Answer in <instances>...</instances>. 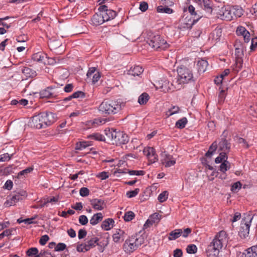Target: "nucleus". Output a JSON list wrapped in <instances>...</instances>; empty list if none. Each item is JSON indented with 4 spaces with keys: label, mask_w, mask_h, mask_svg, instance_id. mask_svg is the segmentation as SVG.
Here are the masks:
<instances>
[{
    "label": "nucleus",
    "mask_w": 257,
    "mask_h": 257,
    "mask_svg": "<svg viewBox=\"0 0 257 257\" xmlns=\"http://www.w3.org/2000/svg\"><path fill=\"white\" fill-rule=\"evenodd\" d=\"M218 146V143L216 141L212 143L209 148L208 151L205 153V156L211 158L213 154L215 152Z\"/></svg>",
    "instance_id": "obj_25"
},
{
    "label": "nucleus",
    "mask_w": 257,
    "mask_h": 257,
    "mask_svg": "<svg viewBox=\"0 0 257 257\" xmlns=\"http://www.w3.org/2000/svg\"><path fill=\"white\" fill-rule=\"evenodd\" d=\"M161 157L163 158V163L166 167H171L176 163L175 160H172V156L167 154L166 152L161 154Z\"/></svg>",
    "instance_id": "obj_14"
},
{
    "label": "nucleus",
    "mask_w": 257,
    "mask_h": 257,
    "mask_svg": "<svg viewBox=\"0 0 257 257\" xmlns=\"http://www.w3.org/2000/svg\"><path fill=\"white\" fill-rule=\"evenodd\" d=\"M103 219V215L101 212L94 214L90 220V223L92 225L98 224Z\"/></svg>",
    "instance_id": "obj_28"
},
{
    "label": "nucleus",
    "mask_w": 257,
    "mask_h": 257,
    "mask_svg": "<svg viewBox=\"0 0 257 257\" xmlns=\"http://www.w3.org/2000/svg\"><path fill=\"white\" fill-rule=\"evenodd\" d=\"M235 49L238 50H246V46L243 44L240 40H236L234 43Z\"/></svg>",
    "instance_id": "obj_42"
},
{
    "label": "nucleus",
    "mask_w": 257,
    "mask_h": 257,
    "mask_svg": "<svg viewBox=\"0 0 257 257\" xmlns=\"http://www.w3.org/2000/svg\"><path fill=\"white\" fill-rule=\"evenodd\" d=\"M180 108L178 106H173L171 108H170L166 113V114L170 116L173 114H176L179 112Z\"/></svg>",
    "instance_id": "obj_45"
},
{
    "label": "nucleus",
    "mask_w": 257,
    "mask_h": 257,
    "mask_svg": "<svg viewBox=\"0 0 257 257\" xmlns=\"http://www.w3.org/2000/svg\"><path fill=\"white\" fill-rule=\"evenodd\" d=\"M27 196V192L23 189H19L13 192L12 196L5 202V207L15 205L17 202L25 199Z\"/></svg>",
    "instance_id": "obj_5"
},
{
    "label": "nucleus",
    "mask_w": 257,
    "mask_h": 257,
    "mask_svg": "<svg viewBox=\"0 0 257 257\" xmlns=\"http://www.w3.org/2000/svg\"><path fill=\"white\" fill-rule=\"evenodd\" d=\"M236 33L238 36H242L243 37L244 43H248L249 42L250 34L244 27L242 26L238 27Z\"/></svg>",
    "instance_id": "obj_13"
},
{
    "label": "nucleus",
    "mask_w": 257,
    "mask_h": 257,
    "mask_svg": "<svg viewBox=\"0 0 257 257\" xmlns=\"http://www.w3.org/2000/svg\"><path fill=\"white\" fill-rule=\"evenodd\" d=\"M144 154L148 157L151 164L156 162L158 160V156L156 154L155 149L152 147H148L144 149Z\"/></svg>",
    "instance_id": "obj_9"
},
{
    "label": "nucleus",
    "mask_w": 257,
    "mask_h": 257,
    "mask_svg": "<svg viewBox=\"0 0 257 257\" xmlns=\"http://www.w3.org/2000/svg\"><path fill=\"white\" fill-rule=\"evenodd\" d=\"M220 92L218 94V103L221 104L223 102L225 97L226 93L225 90L223 89H221V88H219Z\"/></svg>",
    "instance_id": "obj_47"
},
{
    "label": "nucleus",
    "mask_w": 257,
    "mask_h": 257,
    "mask_svg": "<svg viewBox=\"0 0 257 257\" xmlns=\"http://www.w3.org/2000/svg\"><path fill=\"white\" fill-rule=\"evenodd\" d=\"M61 43L57 40H50L49 46L51 50H56L61 46Z\"/></svg>",
    "instance_id": "obj_36"
},
{
    "label": "nucleus",
    "mask_w": 257,
    "mask_h": 257,
    "mask_svg": "<svg viewBox=\"0 0 257 257\" xmlns=\"http://www.w3.org/2000/svg\"><path fill=\"white\" fill-rule=\"evenodd\" d=\"M135 216V213L132 211H129L125 213L123 217L125 221H130L133 220Z\"/></svg>",
    "instance_id": "obj_41"
},
{
    "label": "nucleus",
    "mask_w": 257,
    "mask_h": 257,
    "mask_svg": "<svg viewBox=\"0 0 257 257\" xmlns=\"http://www.w3.org/2000/svg\"><path fill=\"white\" fill-rule=\"evenodd\" d=\"M66 248V245L64 243H59L55 247V251H60L64 250Z\"/></svg>",
    "instance_id": "obj_58"
},
{
    "label": "nucleus",
    "mask_w": 257,
    "mask_h": 257,
    "mask_svg": "<svg viewBox=\"0 0 257 257\" xmlns=\"http://www.w3.org/2000/svg\"><path fill=\"white\" fill-rule=\"evenodd\" d=\"M13 169V166H9L5 168L2 167L3 175H8L10 174L12 172Z\"/></svg>",
    "instance_id": "obj_53"
},
{
    "label": "nucleus",
    "mask_w": 257,
    "mask_h": 257,
    "mask_svg": "<svg viewBox=\"0 0 257 257\" xmlns=\"http://www.w3.org/2000/svg\"><path fill=\"white\" fill-rule=\"evenodd\" d=\"M57 89L54 87H48L47 89L42 90L40 92V95L42 97H45L47 98H51L56 97L57 95Z\"/></svg>",
    "instance_id": "obj_10"
},
{
    "label": "nucleus",
    "mask_w": 257,
    "mask_h": 257,
    "mask_svg": "<svg viewBox=\"0 0 257 257\" xmlns=\"http://www.w3.org/2000/svg\"><path fill=\"white\" fill-rule=\"evenodd\" d=\"M177 72L179 78L171 83L172 86H174L175 88H179L176 84L179 85L181 83H188L194 81L191 71L186 67L183 65L180 66L177 69Z\"/></svg>",
    "instance_id": "obj_2"
},
{
    "label": "nucleus",
    "mask_w": 257,
    "mask_h": 257,
    "mask_svg": "<svg viewBox=\"0 0 257 257\" xmlns=\"http://www.w3.org/2000/svg\"><path fill=\"white\" fill-rule=\"evenodd\" d=\"M22 72L28 77H33L36 75L35 71L27 67H23Z\"/></svg>",
    "instance_id": "obj_31"
},
{
    "label": "nucleus",
    "mask_w": 257,
    "mask_h": 257,
    "mask_svg": "<svg viewBox=\"0 0 257 257\" xmlns=\"http://www.w3.org/2000/svg\"><path fill=\"white\" fill-rule=\"evenodd\" d=\"M244 51V50H241L240 51L235 49V55L236 56V59H238V60L239 62H242L241 57L243 55V52Z\"/></svg>",
    "instance_id": "obj_54"
},
{
    "label": "nucleus",
    "mask_w": 257,
    "mask_h": 257,
    "mask_svg": "<svg viewBox=\"0 0 257 257\" xmlns=\"http://www.w3.org/2000/svg\"><path fill=\"white\" fill-rule=\"evenodd\" d=\"M49 237L48 235H44L41 237L39 240V243L42 245H44L45 244H46V242L49 240Z\"/></svg>",
    "instance_id": "obj_62"
},
{
    "label": "nucleus",
    "mask_w": 257,
    "mask_h": 257,
    "mask_svg": "<svg viewBox=\"0 0 257 257\" xmlns=\"http://www.w3.org/2000/svg\"><path fill=\"white\" fill-rule=\"evenodd\" d=\"M168 192L167 191H164L159 194L158 197V199L160 202H163L165 201L168 196Z\"/></svg>",
    "instance_id": "obj_44"
},
{
    "label": "nucleus",
    "mask_w": 257,
    "mask_h": 257,
    "mask_svg": "<svg viewBox=\"0 0 257 257\" xmlns=\"http://www.w3.org/2000/svg\"><path fill=\"white\" fill-rule=\"evenodd\" d=\"M252 218L253 216L247 213L244 214L239 231V235L241 238H245L246 236H248Z\"/></svg>",
    "instance_id": "obj_4"
},
{
    "label": "nucleus",
    "mask_w": 257,
    "mask_h": 257,
    "mask_svg": "<svg viewBox=\"0 0 257 257\" xmlns=\"http://www.w3.org/2000/svg\"><path fill=\"white\" fill-rule=\"evenodd\" d=\"M45 54L42 53H37L32 55V59L38 62H43L44 59Z\"/></svg>",
    "instance_id": "obj_38"
},
{
    "label": "nucleus",
    "mask_w": 257,
    "mask_h": 257,
    "mask_svg": "<svg viewBox=\"0 0 257 257\" xmlns=\"http://www.w3.org/2000/svg\"><path fill=\"white\" fill-rule=\"evenodd\" d=\"M197 251V246L193 244H189L187 246L186 251L188 253L192 254L195 253Z\"/></svg>",
    "instance_id": "obj_46"
},
{
    "label": "nucleus",
    "mask_w": 257,
    "mask_h": 257,
    "mask_svg": "<svg viewBox=\"0 0 257 257\" xmlns=\"http://www.w3.org/2000/svg\"><path fill=\"white\" fill-rule=\"evenodd\" d=\"M105 135L111 140L113 144L120 145L126 144L128 142L129 138L127 135L123 132L116 131L113 128L105 130Z\"/></svg>",
    "instance_id": "obj_3"
},
{
    "label": "nucleus",
    "mask_w": 257,
    "mask_h": 257,
    "mask_svg": "<svg viewBox=\"0 0 257 257\" xmlns=\"http://www.w3.org/2000/svg\"><path fill=\"white\" fill-rule=\"evenodd\" d=\"M47 117L50 125L54 123L57 119L56 115L51 112H47Z\"/></svg>",
    "instance_id": "obj_43"
},
{
    "label": "nucleus",
    "mask_w": 257,
    "mask_h": 257,
    "mask_svg": "<svg viewBox=\"0 0 257 257\" xmlns=\"http://www.w3.org/2000/svg\"><path fill=\"white\" fill-rule=\"evenodd\" d=\"M157 11L158 13L172 14L173 12V10L168 7H164L160 6L157 7Z\"/></svg>",
    "instance_id": "obj_39"
},
{
    "label": "nucleus",
    "mask_w": 257,
    "mask_h": 257,
    "mask_svg": "<svg viewBox=\"0 0 257 257\" xmlns=\"http://www.w3.org/2000/svg\"><path fill=\"white\" fill-rule=\"evenodd\" d=\"M42 119L40 113L33 116L30 122L31 126L38 129L43 128L44 123Z\"/></svg>",
    "instance_id": "obj_11"
},
{
    "label": "nucleus",
    "mask_w": 257,
    "mask_h": 257,
    "mask_svg": "<svg viewBox=\"0 0 257 257\" xmlns=\"http://www.w3.org/2000/svg\"><path fill=\"white\" fill-rule=\"evenodd\" d=\"M241 184L239 181L233 183L231 185V191L233 192H237L241 187Z\"/></svg>",
    "instance_id": "obj_48"
},
{
    "label": "nucleus",
    "mask_w": 257,
    "mask_h": 257,
    "mask_svg": "<svg viewBox=\"0 0 257 257\" xmlns=\"http://www.w3.org/2000/svg\"><path fill=\"white\" fill-rule=\"evenodd\" d=\"M257 256V245L252 246L244 250L242 257H256Z\"/></svg>",
    "instance_id": "obj_19"
},
{
    "label": "nucleus",
    "mask_w": 257,
    "mask_h": 257,
    "mask_svg": "<svg viewBox=\"0 0 257 257\" xmlns=\"http://www.w3.org/2000/svg\"><path fill=\"white\" fill-rule=\"evenodd\" d=\"M150 218L152 220H154V223L158 222L161 218V215L158 213H155L150 215Z\"/></svg>",
    "instance_id": "obj_56"
},
{
    "label": "nucleus",
    "mask_w": 257,
    "mask_h": 257,
    "mask_svg": "<svg viewBox=\"0 0 257 257\" xmlns=\"http://www.w3.org/2000/svg\"><path fill=\"white\" fill-rule=\"evenodd\" d=\"M143 72V69L140 66H135L131 67L128 71V74L134 76H139Z\"/></svg>",
    "instance_id": "obj_22"
},
{
    "label": "nucleus",
    "mask_w": 257,
    "mask_h": 257,
    "mask_svg": "<svg viewBox=\"0 0 257 257\" xmlns=\"http://www.w3.org/2000/svg\"><path fill=\"white\" fill-rule=\"evenodd\" d=\"M33 170V167H28L25 170H23L21 171H20L18 174L17 176L18 178H20L22 176H25L26 175L28 174V173H30L31 171H32Z\"/></svg>",
    "instance_id": "obj_49"
},
{
    "label": "nucleus",
    "mask_w": 257,
    "mask_h": 257,
    "mask_svg": "<svg viewBox=\"0 0 257 257\" xmlns=\"http://www.w3.org/2000/svg\"><path fill=\"white\" fill-rule=\"evenodd\" d=\"M140 10L143 12H144L146 11L148 9V4L147 2H142L140 3Z\"/></svg>",
    "instance_id": "obj_64"
},
{
    "label": "nucleus",
    "mask_w": 257,
    "mask_h": 257,
    "mask_svg": "<svg viewBox=\"0 0 257 257\" xmlns=\"http://www.w3.org/2000/svg\"><path fill=\"white\" fill-rule=\"evenodd\" d=\"M103 17L102 13L95 14L91 18V22L93 25L99 26L105 22Z\"/></svg>",
    "instance_id": "obj_18"
},
{
    "label": "nucleus",
    "mask_w": 257,
    "mask_h": 257,
    "mask_svg": "<svg viewBox=\"0 0 257 257\" xmlns=\"http://www.w3.org/2000/svg\"><path fill=\"white\" fill-rule=\"evenodd\" d=\"M100 73L99 71H96L95 74L92 75V78L90 79L91 80L92 84H94L96 82H97L100 79Z\"/></svg>",
    "instance_id": "obj_55"
},
{
    "label": "nucleus",
    "mask_w": 257,
    "mask_h": 257,
    "mask_svg": "<svg viewBox=\"0 0 257 257\" xmlns=\"http://www.w3.org/2000/svg\"><path fill=\"white\" fill-rule=\"evenodd\" d=\"M90 204L94 209L97 210H102L105 205L104 200L96 198L91 200Z\"/></svg>",
    "instance_id": "obj_17"
},
{
    "label": "nucleus",
    "mask_w": 257,
    "mask_h": 257,
    "mask_svg": "<svg viewBox=\"0 0 257 257\" xmlns=\"http://www.w3.org/2000/svg\"><path fill=\"white\" fill-rule=\"evenodd\" d=\"M148 43L151 47L157 50H165L169 46L167 41L163 39L159 35L154 36L148 40Z\"/></svg>",
    "instance_id": "obj_6"
},
{
    "label": "nucleus",
    "mask_w": 257,
    "mask_h": 257,
    "mask_svg": "<svg viewBox=\"0 0 257 257\" xmlns=\"http://www.w3.org/2000/svg\"><path fill=\"white\" fill-rule=\"evenodd\" d=\"M197 4L209 13H212V2L210 0H199Z\"/></svg>",
    "instance_id": "obj_16"
},
{
    "label": "nucleus",
    "mask_w": 257,
    "mask_h": 257,
    "mask_svg": "<svg viewBox=\"0 0 257 257\" xmlns=\"http://www.w3.org/2000/svg\"><path fill=\"white\" fill-rule=\"evenodd\" d=\"M222 34V30L221 28H216L213 32L211 33V37L213 40H214L216 41L220 40V38Z\"/></svg>",
    "instance_id": "obj_30"
},
{
    "label": "nucleus",
    "mask_w": 257,
    "mask_h": 257,
    "mask_svg": "<svg viewBox=\"0 0 257 257\" xmlns=\"http://www.w3.org/2000/svg\"><path fill=\"white\" fill-rule=\"evenodd\" d=\"M231 12L233 13L235 17L239 18L243 15V10L241 8L238 6L233 7L231 10H226L223 13V15L225 16L226 18L230 20L232 18L230 16Z\"/></svg>",
    "instance_id": "obj_8"
},
{
    "label": "nucleus",
    "mask_w": 257,
    "mask_h": 257,
    "mask_svg": "<svg viewBox=\"0 0 257 257\" xmlns=\"http://www.w3.org/2000/svg\"><path fill=\"white\" fill-rule=\"evenodd\" d=\"M188 122V120L186 117H184L179 119L176 121L175 126L176 127L182 129L185 127V125Z\"/></svg>",
    "instance_id": "obj_34"
},
{
    "label": "nucleus",
    "mask_w": 257,
    "mask_h": 257,
    "mask_svg": "<svg viewBox=\"0 0 257 257\" xmlns=\"http://www.w3.org/2000/svg\"><path fill=\"white\" fill-rule=\"evenodd\" d=\"M13 186V181L11 180H8L6 182V183L4 186V188L5 189H7L8 190H12Z\"/></svg>",
    "instance_id": "obj_60"
},
{
    "label": "nucleus",
    "mask_w": 257,
    "mask_h": 257,
    "mask_svg": "<svg viewBox=\"0 0 257 257\" xmlns=\"http://www.w3.org/2000/svg\"><path fill=\"white\" fill-rule=\"evenodd\" d=\"M87 138L99 141H105L104 137L99 133H94L87 136Z\"/></svg>",
    "instance_id": "obj_35"
},
{
    "label": "nucleus",
    "mask_w": 257,
    "mask_h": 257,
    "mask_svg": "<svg viewBox=\"0 0 257 257\" xmlns=\"http://www.w3.org/2000/svg\"><path fill=\"white\" fill-rule=\"evenodd\" d=\"M105 22L113 19L116 16V12L112 10H108L104 13H102Z\"/></svg>",
    "instance_id": "obj_29"
},
{
    "label": "nucleus",
    "mask_w": 257,
    "mask_h": 257,
    "mask_svg": "<svg viewBox=\"0 0 257 257\" xmlns=\"http://www.w3.org/2000/svg\"><path fill=\"white\" fill-rule=\"evenodd\" d=\"M140 191L139 188H136L134 190L127 191L126 195L128 198H132L137 195Z\"/></svg>",
    "instance_id": "obj_50"
},
{
    "label": "nucleus",
    "mask_w": 257,
    "mask_h": 257,
    "mask_svg": "<svg viewBox=\"0 0 257 257\" xmlns=\"http://www.w3.org/2000/svg\"><path fill=\"white\" fill-rule=\"evenodd\" d=\"M98 241H99V239L97 237H93L88 240L85 243L86 250H89L91 248L94 247L96 245H97Z\"/></svg>",
    "instance_id": "obj_21"
},
{
    "label": "nucleus",
    "mask_w": 257,
    "mask_h": 257,
    "mask_svg": "<svg viewBox=\"0 0 257 257\" xmlns=\"http://www.w3.org/2000/svg\"><path fill=\"white\" fill-rule=\"evenodd\" d=\"M222 247L220 242H215L213 240L208 245L206 253L208 257H214L218 255L219 250Z\"/></svg>",
    "instance_id": "obj_7"
},
{
    "label": "nucleus",
    "mask_w": 257,
    "mask_h": 257,
    "mask_svg": "<svg viewBox=\"0 0 257 257\" xmlns=\"http://www.w3.org/2000/svg\"><path fill=\"white\" fill-rule=\"evenodd\" d=\"M73 98H83L85 97V93L81 91H78L72 94Z\"/></svg>",
    "instance_id": "obj_59"
},
{
    "label": "nucleus",
    "mask_w": 257,
    "mask_h": 257,
    "mask_svg": "<svg viewBox=\"0 0 257 257\" xmlns=\"http://www.w3.org/2000/svg\"><path fill=\"white\" fill-rule=\"evenodd\" d=\"M123 231L121 230H119V231L114 233L113 235V240L115 242H118L119 241L120 238L121 233H122Z\"/></svg>",
    "instance_id": "obj_61"
},
{
    "label": "nucleus",
    "mask_w": 257,
    "mask_h": 257,
    "mask_svg": "<svg viewBox=\"0 0 257 257\" xmlns=\"http://www.w3.org/2000/svg\"><path fill=\"white\" fill-rule=\"evenodd\" d=\"M230 164L227 160H224L220 165L219 170L223 173L225 172L230 168Z\"/></svg>",
    "instance_id": "obj_40"
},
{
    "label": "nucleus",
    "mask_w": 257,
    "mask_h": 257,
    "mask_svg": "<svg viewBox=\"0 0 257 257\" xmlns=\"http://www.w3.org/2000/svg\"><path fill=\"white\" fill-rule=\"evenodd\" d=\"M131 241H134V243L139 247L145 242V238L142 235L136 234L135 236H132Z\"/></svg>",
    "instance_id": "obj_26"
},
{
    "label": "nucleus",
    "mask_w": 257,
    "mask_h": 257,
    "mask_svg": "<svg viewBox=\"0 0 257 257\" xmlns=\"http://www.w3.org/2000/svg\"><path fill=\"white\" fill-rule=\"evenodd\" d=\"M26 257H38V249L36 247L30 248L26 251Z\"/></svg>",
    "instance_id": "obj_33"
},
{
    "label": "nucleus",
    "mask_w": 257,
    "mask_h": 257,
    "mask_svg": "<svg viewBox=\"0 0 257 257\" xmlns=\"http://www.w3.org/2000/svg\"><path fill=\"white\" fill-rule=\"evenodd\" d=\"M150 98L149 94L146 92L142 93L138 98V102L141 105L147 103Z\"/></svg>",
    "instance_id": "obj_32"
},
{
    "label": "nucleus",
    "mask_w": 257,
    "mask_h": 257,
    "mask_svg": "<svg viewBox=\"0 0 257 257\" xmlns=\"http://www.w3.org/2000/svg\"><path fill=\"white\" fill-rule=\"evenodd\" d=\"M208 65V62L206 60L203 59L199 60L197 63V67L198 72H204L206 70Z\"/></svg>",
    "instance_id": "obj_23"
},
{
    "label": "nucleus",
    "mask_w": 257,
    "mask_h": 257,
    "mask_svg": "<svg viewBox=\"0 0 257 257\" xmlns=\"http://www.w3.org/2000/svg\"><path fill=\"white\" fill-rule=\"evenodd\" d=\"M114 221L112 218L105 219L101 223V227L104 230L108 231L114 226Z\"/></svg>",
    "instance_id": "obj_20"
},
{
    "label": "nucleus",
    "mask_w": 257,
    "mask_h": 257,
    "mask_svg": "<svg viewBox=\"0 0 257 257\" xmlns=\"http://www.w3.org/2000/svg\"><path fill=\"white\" fill-rule=\"evenodd\" d=\"M90 142H82L77 143L76 145L75 149L79 150H82L86 149L87 147L91 146Z\"/></svg>",
    "instance_id": "obj_37"
},
{
    "label": "nucleus",
    "mask_w": 257,
    "mask_h": 257,
    "mask_svg": "<svg viewBox=\"0 0 257 257\" xmlns=\"http://www.w3.org/2000/svg\"><path fill=\"white\" fill-rule=\"evenodd\" d=\"M226 235L225 231L222 230L216 235L213 240L215 242L219 241L222 246L223 242L226 240Z\"/></svg>",
    "instance_id": "obj_24"
},
{
    "label": "nucleus",
    "mask_w": 257,
    "mask_h": 257,
    "mask_svg": "<svg viewBox=\"0 0 257 257\" xmlns=\"http://www.w3.org/2000/svg\"><path fill=\"white\" fill-rule=\"evenodd\" d=\"M123 246L124 251L127 253L133 252L138 248L134 241H131V237L125 241Z\"/></svg>",
    "instance_id": "obj_15"
},
{
    "label": "nucleus",
    "mask_w": 257,
    "mask_h": 257,
    "mask_svg": "<svg viewBox=\"0 0 257 257\" xmlns=\"http://www.w3.org/2000/svg\"><path fill=\"white\" fill-rule=\"evenodd\" d=\"M90 191L86 187H82L80 189L79 193L82 197H86L89 195Z\"/></svg>",
    "instance_id": "obj_52"
},
{
    "label": "nucleus",
    "mask_w": 257,
    "mask_h": 257,
    "mask_svg": "<svg viewBox=\"0 0 257 257\" xmlns=\"http://www.w3.org/2000/svg\"><path fill=\"white\" fill-rule=\"evenodd\" d=\"M182 233V230L181 229H176L169 234L168 239L169 240H173L178 238Z\"/></svg>",
    "instance_id": "obj_27"
},
{
    "label": "nucleus",
    "mask_w": 257,
    "mask_h": 257,
    "mask_svg": "<svg viewBox=\"0 0 257 257\" xmlns=\"http://www.w3.org/2000/svg\"><path fill=\"white\" fill-rule=\"evenodd\" d=\"M219 147V151L228 152L230 151L231 144L227 140L225 136H223L220 139V141L218 143Z\"/></svg>",
    "instance_id": "obj_12"
},
{
    "label": "nucleus",
    "mask_w": 257,
    "mask_h": 257,
    "mask_svg": "<svg viewBox=\"0 0 257 257\" xmlns=\"http://www.w3.org/2000/svg\"><path fill=\"white\" fill-rule=\"evenodd\" d=\"M41 117L43 118L42 120L43 121V127L44 128L46 127L47 126L50 125L49 123L48 122V118L47 117V112H41L40 113Z\"/></svg>",
    "instance_id": "obj_51"
},
{
    "label": "nucleus",
    "mask_w": 257,
    "mask_h": 257,
    "mask_svg": "<svg viewBox=\"0 0 257 257\" xmlns=\"http://www.w3.org/2000/svg\"><path fill=\"white\" fill-rule=\"evenodd\" d=\"M12 155L11 156L9 155L8 153H5L3 155L0 156V161L1 162H5L7 161H9L11 158Z\"/></svg>",
    "instance_id": "obj_63"
},
{
    "label": "nucleus",
    "mask_w": 257,
    "mask_h": 257,
    "mask_svg": "<svg viewBox=\"0 0 257 257\" xmlns=\"http://www.w3.org/2000/svg\"><path fill=\"white\" fill-rule=\"evenodd\" d=\"M124 104L118 100H104L98 107L101 114H114L119 112L124 107Z\"/></svg>",
    "instance_id": "obj_1"
},
{
    "label": "nucleus",
    "mask_w": 257,
    "mask_h": 257,
    "mask_svg": "<svg viewBox=\"0 0 257 257\" xmlns=\"http://www.w3.org/2000/svg\"><path fill=\"white\" fill-rule=\"evenodd\" d=\"M79 222L81 225H85L87 224L88 220L86 216L82 215L79 217Z\"/></svg>",
    "instance_id": "obj_57"
}]
</instances>
